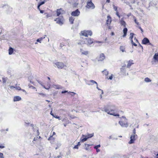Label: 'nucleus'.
<instances>
[{
	"mask_svg": "<svg viewBox=\"0 0 158 158\" xmlns=\"http://www.w3.org/2000/svg\"><path fill=\"white\" fill-rule=\"evenodd\" d=\"M104 110L108 114L114 116H119L118 114L116 112L117 108L116 106L113 105H110L104 107Z\"/></svg>",
	"mask_w": 158,
	"mask_h": 158,
	"instance_id": "1",
	"label": "nucleus"
},
{
	"mask_svg": "<svg viewBox=\"0 0 158 158\" xmlns=\"http://www.w3.org/2000/svg\"><path fill=\"white\" fill-rule=\"evenodd\" d=\"M65 13L64 11L61 8L57 9L56 10V14L57 16H60L59 18H56L55 21L60 25H62L64 23V18L62 15Z\"/></svg>",
	"mask_w": 158,
	"mask_h": 158,
	"instance_id": "2",
	"label": "nucleus"
},
{
	"mask_svg": "<svg viewBox=\"0 0 158 158\" xmlns=\"http://www.w3.org/2000/svg\"><path fill=\"white\" fill-rule=\"evenodd\" d=\"M121 120L118 122L119 124L122 127H127L128 126V123L126 117L124 116H122L121 117Z\"/></svg>",
	"mask_w": 158,
	"mask_h": 158,
	"instance_id": "3",
	"label": "nucleus"
},
{
	"mask_svg": "<svg viewBox=\"0 0 158 158\" xmlns=\"http://www.w3.org/2000/svg\"><path fill=\"white\" fill-rule=\"evenodd\" d=\"M85 7L89 9H93L95 8V6L92 2V0H87Z\"/></svg>",
	"mask_w": 158,
	"mask_h": 158,
	"instance_id": "4",
	"label": "nucleus"
},
{
	"mask_svg": "<svg viewBox=\"0 0 158 158\" xmlns=\"http://www.w3.org/2000/svg\"><path fill=\"white\" fill-rule=\"evenodd\" d=\"M82 41L85 44L88 45H90L93 43V40L90 38H85L82 39Z\"/></svg>",
	"mask_w": 158,
	"mask_h": 158,
	"instance_id": "5",
	"label": "nucleus"
},
{
	"mask_svg": "<svg viewBox=\"0 0 158 158\" xmlns=\"http://www.w3.org/2000/svg\"><path fill=\"white\" fill-rule=\"evenodd\" d=\"M82 35L87 37L88 36H91L92 35V32L91 31H84L81 32Z\"/></svg>",
	"mask_w": 158,
	"mask_h": 158,
	"instance_id": "6",
	"label": "nucleus"
},
{
	"mask_svg": "<svg viewBox=\"0 0 158 158\" xmlns=\"http://www.w3.org/2000/svg\"><path fill=\"white\" fill-rule=\"evenodd\" d=\"M55 64L59 69H62L66 66L62 62H57L55 63Z\"/></svg>",
	"mask_w": 158,
	"mask_h": 158,
	"instance_id": "7",
	"label": "nucleus"
},
{
	"mask_svg": "<svg viewBox=\"0 0 158 158\" xmlns=\"http://www.w3.org/2000/svg\"><path fill=\"white\" fill-rule=\"evenodd\" d=\"M137 138V135H131L130 137V140L128 143L130 144L134 143L135 141Z\"/></svg>",
	"mask_w": 158,
	"mask_h": 158,
	"instance_id": "8",
	"label": "nucleus"
},
{
	"mask_svg": "<svg viewBox=\"0 0 158 158\" xmlns=\"http://www.w3.org/2000/svg\"><path fill=\"white\" fill-rule=\"evenodd\" d=\"M80 14V12L78 9H77L75 11L72 12L71 13V15L72 16H78Z\"/></svg>",
	"mask_w": 158,
	"mask_h": 158,
	"instance_id": "9",
	"label": "nucleus"
},
{
	"mask_svg": "<svg viewBox=\"0 0 158 158\" xmlns=\"http://www.w3.org/2000/svg\"><path fill=\"white\" fill-rule=\"evenodd\" d=\"M134 34L132 33H131L130 35V37L129 39L131 41V43L133 45H134V46H136L137 45L135 44V43H134L133 42V40H132V38L133 37Z\"/></svg>",
	"mask_w": 158,
	"mask_h": 158,
	"instance_id": "10",
	"label": "nucleus"
},
{
	"mask_svg": "<svg viewBox=\"0 0 158 158\" xmlns=\"http://www.w3.org/2000/svg\"><path fill=\"white\" fill-rule=\"evenodd\" d=\"M80 52L82 55H87L89 53L88 51H86L83 49L82 48H81L80 49Z\"/></svg>",
	"mask_w": 158,
	"mask_h": 158,
	"instance_id": "11",
	"label": "nucleus"
},
{
	"mask_svg": "<svg viewBox=\"0 0 158 158\" xmlns=\"http://www.w3.org/2000/svg\"><path fill=\"white\" fill-rule=\"evenodd\" d=\"M142 43L144 44H146L148 43H149V44L151 45V44L150 43L149 40L147 38H144L142 40Z\"/></svg>",
	"mask_w": 158,
	"mask_h": 158,
	"instance_id": "12",
	"label": "nucleus"
},
{
	"mask_svg": "<svg viewBox=\"0 0 158 158\" xmlns=\"http://www.w3.org/2000/svg\"><path fill=\"white\" fill-rule=\"evenodd\" d=\"M11 90H13L14 88L15 89H16L18 90H21V88L19 86H17V84L15 85V86H9Z\"/></svg>",
	"mask_w": 158,
	"mask_h": 158,
	"instance_id": "13",
	"label": "nucleus"
},
{
	"mask_svg": "<svg viewBox=\"0 0 158 158\" xmlns=\"http://www.w3.org/2000/svg\"><path fill=\"white\" fill-rule=\"evenodd\" d=\"M88 139V138L86 135H82V136L80 139V141L82 142H83L87 140Z\"/></svg>",
	"mask_w": 158,
	"mask_h": 158,
	"instance_id": "14",
	"label": "nucleus"
},
{
	"mask_svg": "<svg viewBox=\"0 0 158 158\" xmlns=\"http://www.w3.org/2000/svg\"><path fill=\"white\" fill-rule=\"evenodd\" d=\"M105 58V56L103 54H101L98 59V61H102Z\"/></svg>",
	"mask_w": 158,
	"mask_h": 158,
	"instance_id": "15",
	"label": "nucleus"
},
{
	"mask_svg": "<svg viewBox=\"0 0 158 158\" xmlns=\"http://www.w3.org/2000/svg\"><path fill=\"white\" fill-rule=\"evenodd\" d=\"M52 87L56 89H62V86L59 85L53 84L52 85Z\"/></svg>",
	"mask_w": 158,
	"mask_h": 158,
	"instance_id": "16",
	"label": "nucleus"
},
{
	"mask_svg": "<svg viewBox=\"0 0 158 158\" xmlns=\"http://www.w3.org/2000/svg\"><path fill=\"white\" fill-rule=\"evenodd\" d=\"M77 1H78V0H76V1L75 2H74V1L72 2V1H69V3L72 4L73 6L76 7L78 4V2Z\"/></svg>",
	"mask_w": 158,
	"mask_h": 158,
	"instance_id": "17",
	"label": "nucleus"
},
{
	"mask_svg": "<svg viewBox=\"0 0 158 158\" xmlns=\"http://www.w3.org/2000/svg\"><path fill=\"white\" fill-rule=\"evenodd\" d=\"M88 82L90 83H87L86 82V84L88 85H92L94 84H97V83L96 81L93 80H91L90 81H89Z\"/></svg>",
	"mask_w": 158,
	"mask_h": 158,
	"instance_id": "18",
	"label": "nucleus"
},
{
	"mask_svg": "<svg viewBox=\"0 0 158 158\" xmlns=\"http://www.w3.org/2000/svg\"><path fill=\"white\" fill-rule=\"evenodd\" d=\"M107 19L106 20V23L108 25L110 24L111 22V18L110 15H108L107 16Z\"/></svg>",
	"mask_w": 158,
	"mask_h": 158,
	"instance_id": "19",
	"label": "nucleus"
},
{
	"mask_svg": "<svg viewBox=\"0 0 158 158\" xmlns=\"http://www.w3.org/2000/svg\"><path fill=\"white\" fill-rule=\"evenodd\" d=\"M21 100V98L19 96H16L14 97L13 101L14 102L19 101Z\"/></svg>",
	"mask_w": 158,
	"mask_h": 158,
	"instance_id": "20",
	"label": "nucleus"
},
{
	"mask_svg": "<svg viewBox=\"0 0 158 158\" xmlns=\"http://www.w3.org/2000/svg\"><path fill=\"white\" fill-rule=\"evenodd\" d=\"M127 28L125 27L124 28L123 30V37H126L127 35Z\"/></svg>",
	"mask_w": 158,
	"mask_h": 158,
	"instance_id": "21",
	"label": "nucleus"
},
{
	"mask_svg": "<svg viewBox=\"0 0 158 158\" xmlns=\"http://www.w3.org/2000/svg\"><path fill=\"white\" fill-rule=\"evenodd\" d=\"M120 24L122 25L124 27H126V23L123 20V18L121 19L120 21Z\"/></svg>",
	"mask_w": 158,
	"mask_h": 158,
	"instance_id": "22",
	"label": "nucleus"
},
{
	"mask_svg": "<svg viewBox=\"0 0 158 158\" xmlns=\"http://www.w3.org/2000/svg\"><path fill=\"white\" fill-rule=\"evenodd\" d=\"M133 60H130L128 61V64L127 65V68H130V67L132 65L133 63L132 62Z\"/></svg>",
	"mask_w": 158,
	"mask_h": 158,
	"instance_id": "23",
	"label": "nucleus"
},
{
	"mask_svg": "<svg viewBox=\"0 0 158 158\" xmlns=\"http://www.w3.org/2000/svg\"><path fill=\"white\" fill-rule=\"evenodd\" d=\"M75 19V18L71 16L69 18V21L70 23L72 24L73 23V21Z\"/></svg>",
	"mask_w": 158,
	"mask_h": 158,
	"instance_id": "24",
	"label": "nucleus"
},
{
	"mask_svg": "<svg viewBox=\"0 0 158 158\" xmlns=\"http://www.w3.org/2000/svg\"><path fill=\"white\" fill-rule=\"evenodd\" d=\"M46 36V35H44V37H40L39 39H38L37 40V42H40V43H41V40H42L43 39H44L45 37Z\"/></svg>",
	"mask_w": 158,
	"mask_h": 158,
	"instance_id": "25",
	"label": "nucleus"
},
{
	"mask_svg": "<svg viewBox=\"0 0 158 158\" xmlns=\"http://www.w3.org/2000/svg\"><path fill=\"white\" fill-rule=\"evenodd\" d=\"M154 59L155 60L158 61V53H156L153 56Z\"/></svg>",
	"mask_w": 158,
	"mask_h": 158,
	"instance_id": "26",
	"label": "nucleus"
},
{
	"mask_svg": "<svg viewBox=\"0 0 158 158\" xmlns=\"http://www.w3.org/2000/svg\"><path fill=\"white\" fill-rule=\"evenodd\" d=\"M13 52V49L12 48H10L9 50V55H11L12 54Z\"/></svg>",
	"mask_w": 158,
	"mask_h": 158,
	"instance_id": "27",
	"label": "nucleus"
},
{
	"mask_svg": "<svg viewBox=\"0 0 158 158\" xmlns=\"http://www.w3.org/2000/svg\"><path fill=\"white\" fill-rule=\"evenodd\" d=\"M125 48L123 46H121L120 47V50L122 52H125Z\"/></svg>",
	"mask_w": 158,
	"mask_h": 158,
	"instance_id": "28",
	"label": "nucleus"
},
{
	"mask_svg": "<svg viewBox=\"0 0 158 158\" xmlns=\"http://www.w3.org/2000/svg\"><path fill=\"white\" fill-rule=\"evenodd\" d=\"M7 80H8V78H7V77H2V81L3 83V84L6 83V81H7Z\"/></svg>",
	"mask_w": 158,
	"mask_h": 158,
	"instance_id": "29",
	"label": "nucleus"
},
{
	"mask_svg": "<svg viewBox=\"0 0 158 158\" xmlns=\"http://www.w3.org/2000/svg\"><path fill=\"white\" fill-rule=\"evenodd\" d=\"M125 67L126 66H123L121 68V71L122 73H124L125 72Z\"/></svg>",
	"mask_w": 158,
	"mask_h": 158,
	"instance_id": "30",
	"label": "nucleus"
},
{
	"mask_svg": "<svg viewBox=\"0 0 158 158\" xmlns=\"http://www.w3.org/2000/svg\"><path fill=\"white\" fill-rule=\"evenodd\" d=\"M41 86H42L44 88V89H46L48 90L50 88V85L49 84H48L47 85V87H46L43 85H41Z\"/></svg>",
	"mask_w": 158,
	"mask_h": 158,
	"instance_id": "31",
	"label": "nucleus"
},
{
	"mask_svg": "<svg viewBox=\"0 0 158 158\" xmlns=\"http://www.w3.org/2000/svg\"><path fill=\"white\" fill-rule=\"evenodd\" d=\"M103 72V74L106 76H107L108 74V72L106 70H105L104 71H102Z\"/></svg>",
	"mask_w": 158,
	"mask_h": 158,
	"instance_id": "32",
	"label": "nucleus"
},
{
	"mask_svg": "<svg viewBox=\"0 0 158 158\" xmlns=\"http://www.w3.org/2000/svg\"><path fill=\"white\" fill-rule=\"evenodd\" d=\"M144 81L146 82H149L151 81V80L148 77L145 78Z\"/></svg>",
	"mask_w": 158,
	"mask_h": 158,
	"instance_id": "33",
	"label": "nucleus"
},
{
	"mask_svg": "<svg viewBox=\"0 0 158 158\" xmlns=\"http://www.w3.org/2000/svg\"><path fill=\"white\" fill-rule=\"evenodd\" d=\"M38 94L39 95H40L42 97H45L46 95L45 94L43 93H38Z\"/></svg>",
	"mask_w": 158,
	"mask_h": 158,
	"instance_id": "34",
	"label": "nucleus"
},
{
	"mask_svg": "<svg viewBox=\"0 0 158 158\" xmlns=\"http://www.w3.org/2000/svg\"><path fill=\"white\" fill-rule=\"evenodd\" d=\"M88 137V138H91L94 136V133L88 134L87 135H86Z\"/></svg>",
	"mask_w": 158,
	"mask_h": 158,
	"instance_id": "35",
	"label": "nucleus"
},
{
	"mask_svg": "<svg viewBox=\"0 0 158 158\" xmlns=\"http://www.w3.org/2000/svg\"><path fill=\"white\" fill-rule=\"evenodd\" d=\"M96 88L98 89V90H101L102 92V94H103V91L101 89H99L98 87V83H97V84H96Z\"/></svg>",
	"mask_w": 158,
	"mask_h": 158,
	"instance_id": "36",
	"label": "nucleus"
},
{
	"mask_svg": "<svg viewBox=\"0 0 158 158\" xmlns=\"http://www.w3.org/2000/svg\"><path fill=\"white\" fill-rule=\"evenodd\" d=\"M68 94H70L72 96H73L75 94H76V93H74L73 92H71L69 91V92H68Z\"/></svg>",
	"mask_w": 158,
	"mask_h": 158,
	"instance_id": "37",
	"label": "nucleus"
},
{
	"mask_svg": "<svg viewBox=\"0 0 158 158\" xmlns=\"http://www.w3.org/2000/svg\"><path fill=\"white\" fill-rule=\"evenodd\" d=\"M112 76H113V74H112L109 77H108V76H107L106 77V78L108 79H110V80H111L112 79V78H113Z\"/></svg>",
	"mask_w": 158,
	"mask_h": 158,
	"instance_id": "38",
	"label": "nucleus"
},
{
	"mask_svg": "<svg viewBox=\"0 0 158 158\" xmlns=\"http://www.w3.org/2000/svg\"><path fill=\"white\" fill-rule=\"evenodd\" d=\"M100 146H101L100 145V144H99V145H96L95 146H94V148L95 149H98V148H100Z\"/></svg>",
	"mask_w": 158,
	"mask_h": 158,
	"instance_id": "39",
	"label": "nucleus"
},
{
	"mask_svg": "<svg viewBox=\"0 0 158 158\" xmlns=\"http://www.w3.org/2000/svg\"><path fill=\"white\" fill-rule=\"evenodd\" d=\"M45 1H43V2H39V6H41L42 5L44 4L45 3Z\"/></svg>",
	"mask_w": 158,
	"mask_h": 158,
	"instance_id": "40",
	"label": "nucleus"
},
{
	"mask_svg": "<svg viewBox=\"0 0 158 158\" xmlns=\"http://www.w3.org/2000/svg\"><path fill=\"white\" fill-rule=\"evenodd\" d=\"M123 157L124 158H128V156L126 155H123L121 156L118 157L119 158H121L122 157Z\"/></svg>",
	"mask_w": 158,
	"mask_h": 158,
	"instance_id": "41",
	"label": "nucleus"
},
{
	"mask_svg": "<svg viewBox=\"0 0 158 158\" xmlns=\"http://www.w3.org/2000/svg\"><path fill=\"white\" fill-rule=\"evenodd\" d=\"M54 138L53 137L52 135L51 136H50V137L48 138V140H52V139H54Z\"/></svg>",
	"mask_w": 158,
	"mask_h": 158,
	"instance_id": "42",
	"label": "nucleus"
},
{
	"mask_svg": "<svg viewBox=\"0 0 158 158\" xmlns=\"http://www.w3.org/2000/svg\"><path fill=\"white\" fill-rule=\"evenodd\" d=\"M0 158H4L3 154L0 152Z\"/></svg>",
	"mask_w": 158,
	"mask_h": 158,
	"instance_id": "43",
	"label": "nucleus"
},
{
	"mask_svg": "<svg viewBox=\"0 0 158 158\" xmlns=\"http://www.w3.org/2000/svg\"><path fill=\"white\" fill-rule=\"evenodd\" d=\"M40 138V136H37L36 138L35 137L34 138L33 141H35V140H37V139H39Z\"/></svg>",
	"mask_w": 158,
	"mask_h": 158,
	"instance_id": "44",
	"label": "nucleus"
},
{
	"mask_svg": "<svg viewBox=\"0 0 158 158\" xmlns=\"http://www.w3.org/2000/svg\"><path fill=\"white\" fill-rule=\"evenodd\" d=\"M32 78H33V77H32V76H30V77H29V80H31V79H32ZM30 82L31 83H32V84L33 83V82L31 81V80H30Z\"/></svg>",
	"mask_w": 158,
	"mask_h": 158,
	"instance_id": "45",
	"label": "nucleus"
},
{
	"mask_svg": "<svg viewBox=\"0 0 158 158\" xmlns=\"http://www.w3.org/2000/svg\"><path fill=\"white\" fill-rule=\"evenodd\" d=\"M136 130L135 128H134L133 130V134L132 135H136Z\"/></svg>",
	"mask_w": 158,
	"mask_h": 158,
	"instance_id": "46",
	"label": "nucleus"
},
{
	"mask_svg": "<svg viewBox=\"0 0 158 158\" xmlns=\"http://www.w3.org/2000/svg\"><path fill=\"white\" fill-rule=\"evenodd\" d=\"M134 21H135V23H136L137 25L139 24V23L138 22H137V21H136L135 18V17H134Z\"/></svg>",
	"mask_w": 158,
	"mask_h": 158,
	"instance_id": "47",
	"label": "nucleus"
},
{
	"mask_svg": "<svg viewBox=\"0 0 158 158\" xmlns=\"http://www.w3.org/2000/svg\"><path fill=\"white\" fill-rule=\"evenodd\" d=\"M68 92H68V91L64 90V91H62L61 92V93L62 94H64V93H68Z\"/></svg>",
	"mask_w": 158,
	"mask_h": 158,
	"instance_id": "48",
	"label": "nucleus"
},
{
	"mask_svg": "<svg viewBox=\"0 0 158 158\" xmlns=\"http://www.w3.org/2000/svg\"><path fill=\"white\" fill-rule=\"evenodd\" d=\"M113 6L114 8V10L116 11H117V7L115 6L114 5H113Z\"/></svg>",
	"mask_w": 158,
	"mask_h": 158,
	"instance_id": "49",
	"label": "nucleus"
},
{
	"mask_svg": "<svg viewBox=\"0 0 158 158\" xmlns=\"http://www.w3.org/2000/svg\"><path fill=\"white\" fill-rule=\"evenodd\" d=\"M78 146L77 145H75L73 147V149H78Z\"/></svg>",
	"mask_w": 158,
	"mask_h": 158,
	"instance_id": "50",
	"label": "nucleus"
},
{
	"mask_svg": "<svg viewBox=\"0 0 158 158\" xmlns=\"http://www.w3.org/2000/svg\"><path fill=\"white\" fill-rule=\"evenodd\" d=\"M116 14L117 15L119 18H120V15H119V14H118V12L117 11H116Z\"/></svg>",
	"mask_w": 158,
	"mask_h": 158,
	"instance_id": "51",
	"label": "nucleus"
},
{
	"mask_svg": "<svg viewBox=\"0 0 158 158\" xmlns=\"http://www.w3.org/2000/svg\"><path fill=\"white\" fill-rule=\"evenodd\" d=\"M54 118H58V119H59V120H60V118L58 116H57V115H55Z\"/></svg>",
	"mask_w": 158,
	"mask_h": 158,
	"instance_id": "52",
	"label": "nucleus"
},
{
	"mask_svg": "<svg viewBox=\"0 0 158 158\" xmlns=\"http://www.w3.org/2000/svg\"><path fill=\"white\" fill-rule=\"evenodd\" d=\"M64 44L63 43H61L60 44V46L61 47H62L63 46H64Z\"/></svg>",
	"mask_w": 158,
	"mask_h": 158,
	"instance_id": "53",
	"label": "nucleus"
},
{
	"mask_svg": "<svg viewBox=\"0 0 158 158\" xmlns=\"http://www.w3.org/2000/svg\"><path fill=\"white\" fill-rule=\"evenodd\" d=\"M134 40L135 42H138V40L135 38V37L134 38Z\"/></svg>",
	"mask_w": 158,
	"mask_h": 158,
	"instance_id": "54",
	"label": "nucleus"
},
{
	"mask_svg": "<svg viewBox=\"0 0 158 158\" xmlns=\"http://www.w3.org/2000/svg\"><path fill=\"white\" fill-rule=\"evenodd\" d=\"M30 87L31 88L33 89H36V88L35 87L33 86H31Z\"/></svg>",
	"mask_w": 158,
	"mask_h": 158,
	"instance_id": "55",
	"label": "nucleus"
},
{
	"mask_svg": "<svg viewBox=\"0 0 158 158\" xmlns=\"http://www.w3.org/2000/svg\"><path fill=\"white\" fill-rule=\"evenodd\" d=\"M5 148V146H4L0 145V148Z\"/></svg>",
	"mask_w": 158,
	"mask_h": 158,
	"instance_id": "56",
	"label": "nucleus"
},
{
	"mask_svg": "<svg viewBox=\"0 0 158 158\" xmlns=\"http://www.w3.org/2000/svg\"><path fill=\"white\" fill-rule=\"evenodd\" d=\"M40 13H43L44 12V11L43 10H40Z\"/></svg>",
	"mask_w": 158,
	"mask_h": 158,
	"instance_id": "57",
	"label": "nucleus"
},
{
	"mask_svg": "<svg viewBox=\"0 0 158 158\" xmlns=\"http://www.w3.org/2000/svg\"><path fill=\"white\" fill-rule=\"evenodd\" d=\"M139 28L140 29L141 31L142 32H143V29H142V28L140 27H139Z\"/></svg>",
	"mask_w": 158,
	"mask_h": 158,
	"instance_id": "58",
	"label": "nucleus"
},
{
	"mask_svg": "<svg viewBox=\"0 0 158 158\" xmlns=\"http://www.w3.org/2000/svg\"><path fill=\"white\" fill-rule=\"evenodd\" d=\"M40 6H39V5H38V6H37V8H38V9L39 10H40Z\"/></svg>",
	"mask_w": 158,
	"mask_h": 158,
	"instance_id": "59",
	"label": "nucleus"
},
{
	"mask_svg": "<svg viewBox=\"0 0 158 158\" xmlns=\"http://www.w3.org/2000/svg\"><path fill=\"white\" fill-rule=\"evenodd\" d=\"M96 43H102V41H96Z\"/></svg>",
	"mask_w": 158,
	"mask_h": 158,
	"instance_id": "60",
	"label": "nucleus"
},
{
	"mask_svg": "<svg viewBox=\"0 0 158 158\" xmlns=\"http://www.w3.org/2000/svg\"><path fill=\"white\" fill-rule=\"evenodd\" d=\"M96 150L97 152H98L100 151V150L99 149H96Z\"/></svg>",
	"mask_w": 158,
	"mask_h": 158,
	"instance_id": "61",
	"label": "nucleus"
},
{
	"mask_svg": "<svg viewBox=\"0 0 158 158\" xmlns=\"http://www.w3.org/2000/svg\"><path fill=\"white\" fill-rule=\"evenodd\" d=\"M41 85H42V84H41V82L39 81H37Z\"/></svg>",
	"mask_w": 158,
	"mask_h": 158,
	"instance_id": "62",
	"label": "nucleus"
},
{
	"mask_svg": "<svg viewBox=\"0 0 158 158\" xmlns=\"http://www.w3.org/2000/svg\"><path fill=\"white\" fill-rule=\"evenodd\" d=\"M80 145H81V144H80V142H78V143L77 144V145L78 146Z\"/></svg>",
	"mask_w": 158,
	"mask_h": 158,
	"instance_id": "63",
	"label": "nucleus"
},
{
	"mask_svg": "<svg viewBox=\"0 0 158 158\" xmlns=\"http://www.w3.org/2000/svg\"><path fill=\"white\" fill-rule=\"evenodd\" d=\"M21 90H22L23 92H26V91L24 89H21Z\"/></svg>",
	"mask_w": 158,
	"mask_h": 158,
	"instance_id": "64",
	"label": "nucleus"
}]
</instances>
